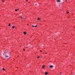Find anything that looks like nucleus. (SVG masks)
Segmentation results:
<instances>
[{"label": "nucleus", "mask_w": 75, "mask_h": 75, "mask_svg": "<svg viewBox=\"0 0 75 75\" xmlns=\"http://www.w3.org/2000/svg\"><path fill=\"white\" fill-rule=\"evenodd\" d=\"M10 55L9 52H4L3 53V56H5L6 58H8Z\"/></svg>", "instance_id": "f257e3e1"}, {"label": "nucleus", "mask_w": 75, "mask_h": 75, "mask_svg": "<svg viewBox=\"0 0 75 75\" xmlns=\"http://www.w3.org/2000/svg\"><path fill=\"white\" fill-rule=\"evenodd\" d=\"M56 1H57V2H61L60 0H57Z\"/></svg>", "instance_id": "f03ea898"}, {"label": "nucleus", "mask_w": 75, "mask_h": 75, "mask_svg": "<svg viewBox=\"0 0 75 75\" xmlns=\"http://www.w3.org/2000/svg\"><path fill=\"white\" fill-rule=\"evenodd\" d=\"M23 34H24V35H26V34H27V33H26V32H24L23 33Z\"/></svg>", "instance_id": "7ed1b4c3"}, {"label": "nucleus", "mask_w": 75, "mask_h": 75, "mask_svg": "<svg viewBox=\"0 0 75 75\" xmlns=\"http://www.w3.org/2000/svg\"><path fill=\"white\" fill-rule=\"evenodd\" d=\"M49 67L50 68H53V66L51 65L49 66Z\"/></svg>", "instance_id": "20e7f679"}, {"label": "nucleus", "mask_w": 75, "mask_h": 75, "mask_svg": "<svg viewBox=\"0 0 75 75\" xmlns=\"http://www.w3.org/2000/svg\"><path fill=\"white\" fill-rule=\"evenodd\" d=\"M45 68V66L44 65H43L42 67V68L43 69H44V68Z\"/></svg>", "instance_id": "39448f33"}, {"label": "nucleus", "mask_w": 75, "mask_h": 75, "mask_svg": "<svg viewBox=\"0 0 75 75\" xmlns=\"http://www.w3.org/2000/svg\"><path fill=\"white\" fill-rule=\"evenodd\" d=\"M45 75H47V74H48V72L45 73Z\"/></svg>", "instance_id": "423d86ee"}, {"label": "nucleus", "mask_w": 75, "mask_h": 75, "mask_svg": "<svg viewBox=\"0 0 75 75\" xmlns=\"http://www.w3.org/2000/svg\"><path fill=\"white\" fill-rule=\"evenodd\" d=\"M67 14H68L69 13V12H68V11H66Z\"/></svg>", "instance_id": "0eeeda50"}, {"label": "nucleus", "mask_w": 75, "mask_h": 75, "mask_svg": "<svg viewBox=\"0 0 75 75\" xmlns=\"http://www.w3.org/2000/svg\"><path fill=\"white\" fill-rule=\"evenodd\" d=\"M12 28H14V26H12Z\"/></svg>", "instance_id": "6e6552de"}, {"label": "nucleus", "mask_w": 75, "mask_h": 75, "mask_svg": "<svg viewBox=\"0 0 75 75\" xmlns=\"http://www.w3.org/2000/svg\"><path fill=\"white\" fill-rule=\"evenodd\" d=\"M3 71H5V70H6V69H4V68H3Z\"/></svg>", "instance_id": "1a4fd4ad"}, {"label": "nucleus", "mask_w": 75, "mask_h": 75, "mask_svg": "<svg viewBox=\"0 0 75 75\" xmlns=\"http://www.w3.org/2000/svg\"><path fill=\"white\" fill-rule=\"evenodd\" d=\"M2 1L3 2H4V0H2Z\"/></svg>", "instance_id": "9d476101"}, {"label": "nucleus", "mask_w": 75, "mask_h": 75, "mask_svg": "<svg viewBox=\"0 0 75 75\" xmlns=\"http://www.w3.org/2000/svg\"><path fill=\"white\" fill-rule=\"evenodd\" d=\"M38 20H40V18H38Z\"/></svg>", "instance_id": "9b49d317"}, {"label": "nucleus", "mask_w": 75, "mask_h": 75, "mask_svg": "<svg viewBox=\"0 0 75 75\" xmlns=\"http://www.w3.org/2000/svg\"><path fill=\"white\" fill-rule=\"evenodd\" d=\"M40 57L39 56H38L37 57V58H40Z\"/></svg>", "instance_id": "f8f14e48"}, {"label": "nucleus", "mask_w": 75, "mask_h": 75, "mask_svg": "<svg viewBox=\"0 0 75 75\" xmlns=\"http://www.w3.org/2000/svg\"><path fill=\"white\" fill-rule=\"evenodd\" d=\"M61 3H60V4H59V6H60V4H61Z\"/></svg>", "instance_id": "ddd939ff"}, {"label": "nucleus", "mask_w": 75, "mask_h": 75, "mask_svg": "<svg viewBox=\"0 0 75 75\" xmlns=\"http://www.w3.org/2000/svg\"><path fill=\"white\" fill-rule=\"evenodd\" d=\"M15 11H17V9H15Z\"/></svg>", "instance_id": "4468645a"}, {"label": "nucleus", "mask_w": 75, "mask_h": 75, "mask_svg": "<svg viewBox=\"0 0 75 75\" xmlns=\"http://www.w3.org/2000/svg\"><path fill=\"white\" fill-rule=\"evenodd\" d=\"M8 26H10V25H11L10 24H9L8 25Z\"/></svg>", "instance_id": "2eb2a0df"}, {"label": "nucleus", "mask_w": 75, "mask_h": 75, "mask_svg": "<svg viewBox=\"0 0 75 75\" xmlns=\"http://www.w3.org/2000/svg\"><path fill=\"white\" fill-rule=\"evenodd\" d=\"M32 26L33 27H35V26H34V25H32Z\"/></svg>", "instance_id": "dca6fc26"}, {"label": "nucleus", "mask_w": 75, "mask_h": 75, "mask_svg": "<svg viewBox=\"0 0 75 75\" xmlns=\"http://www.w3.org/2000/svg\"><path fill=\"white\" fill-rule=\"evenodd\" d=\"M20 17L21 18V19H23V17H22L20 16Z\"/></svg>", "instance_id": "f3484780"}, {"label": "nucleus", "mask_w": 75, "mask_h": 75, "mask_svg": "<svg viewBox=\"0 0 75 75\" xmlns=\"http://www.w3.org/2000/svg\"><path fill=\"white\" fill-rule=\"evenodd\" d=\"M65 1L66 2H67V0H65Z\"/></svg>", "instance_id": "a211bd4d"}, {"label": "nucleus", "mask_w": 75, "mask_h": 75, "mask_svg": "<svg viewBox=\"0 0 75 75\" xmlns=\"http://www.w3.org/2000/svg\"><path fill=\"white\" fill-rule=\"evenodd\" d=\"M37 25H36V26H35V27H37Z\"/></svg>", "instance_id": "6ab92c4d"}, {"label": "nucleus", "mask_w": 75, "mask_h": 75, "mask_svg": "<svg viewBox=\"0 0 75 75\" xmlns=\"http://www.w3.org/2000/svg\"><path fill=\"white\" fill-rule=\"evenodd\" d=\"M37 4H35V6H37Z\"/></svg>", "instance_id": "aec40b11"}, {"label": "nucleus", "mask_w": 75, "mask_h": 75, "mask_svg": "<svg viewBox=\"0 0 75 75\" xmlns=\"http://www.w3.org/2000/svg\"><path fill=\"white\" fill-rule=\"evenodd\" d=\"M28 1V0H26V1Z\"/></svg>", "instance_id": "412c9836"}, {"label": "nucleus", "mask_w": 75, "mask_h": 75, "mask_svg": "<svg viewBox=\"0 0 75 75\" xmlns=\"http://www.w3.org/2000/svg\"><path fill=\"white\" fill-rule=\"evenodd\" d=\"M23 51H25V49H23Z\"/></svg>", "instance_id": "4be33fe9"}, {"label": "nucleus", "mask_w": 75, "mask_h": 75, "mask_svg": "<svg viewBox=\"0 0 75 75\" xmlns=\"http://www.w3.org/2000/svg\"><path fill=\"white\" fill-rule=\"evenodd\" d=\"M40 52H42V51H41V50H40Z\"/></svg>", "instance_id": "5701e85b"}, {"label": "nucleus", "mask_w": 75, "mask_h": 75, "mask_svg": "<svg viewBox=\"0 0 75 75\" xmlns=\"http://www.w3.org/2000/svg\"><path fill=\"white\" fill-rule=\"evenodd\" d=\"M17 10H19V9H18Z\"/></svg>", "instance_id": "b1692460"}, {"label": "nucleus", "mask_w": 75, "mask_h": 75, "mask_svg": "<svg viewBox=\"0 0 75 75\" xmlns=\"http://www.w3.org/2000/svg\"><path fill=\"white\" fill-rule=\"evenodd\" d=\"M45 54H47V53L46 52V53H45Z\"/></svg>", "instance_id": "393cba45"}, {"label": "nucleus", "mask_w": 75, "mask_h": 75, "mask_svg": "<svg viewBox=\"0 0 75 75\" xmlns=\"http://www.w3.org/2000/svg\"><path fill=\"white\" fill-rule=\"evenodd\" d=\"M29 25V24H27V25Z\"/></svg>", "instance_id": "a878e982"}, {"label": "nucleus", "mask_w": 75, "mask_h": 75, "mask_svg": "<svg viewBox=\"0 0 75 75\" xmlns=\"http://www.w3.org/2000/svg\"><path fill=\"white\" fill-rule=\"evenodd\" d=\"M60 74H61V73H60Z\"/></svg>", "instance_id": "bb28decb"}]
</instances>
